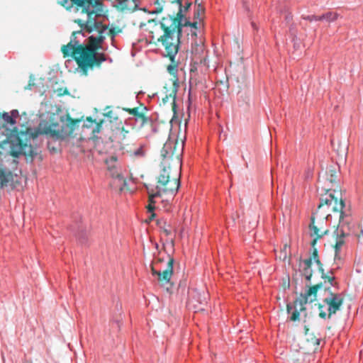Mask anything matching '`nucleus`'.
<instances>
[{
  "mask_svg": "<svg viewBox=\"0 0 363 363\" xmlns=\"http://www.w3.org/2000/svg\"><path fill=\"white\" fill-rule=\"evenodd\" d=\"M162 168L157 177V184L155 189L150 188L146 183L143 184L149 196V203L147 206V211L149 213L147 220L148 222L155 216V203L160 201L168 211L170 203L179 187V172L177 170L173 172L166 162L162 163Z\"/></svg>",
  "mask_w": 363,
  "mask_h": 363,
  "instance_id": "nucleus-4",
  "label": "nucleus"
},
{
  "mask_svg": "<svg viewBox=\"0 0 363 363\" xmlns=\"http://www.w3.org/2000/svg\"><path fill=\"white\" fill-rule=\"evenodd\" d=\"M182 22H177L176 18H163L158 24L154 20H148L146 23H140L139 33L138 34V52L143 47L155 43V35L163 29L164 34L157 38L161 42V52L165 57H169L171 64L167 66V71L172 75L177 73L178 61L175 57L178 52L179 45L180 26Z\"/></svg>",
  "mask_w": 363,
  "mask_h": 363,
  "instance_id": "nucleus-1",
  "label": "nucleus"
},
{
  "mask_svg": "<svg viewBox=\"0 0 363 363\" xmlns=\"http://www.w3.org/2000/svg\"><path fill=\"white\" fill-rule=\"evenodd\" d=\"M82 34V31H74L71 36L70 41L67 44L64 45L61 48V51L63 54L64 57L71 56L78 64L77 56L80 54H74L75 50L79 46H84V44H81L79 40H77V35Z\"/></svg>",
  "mask_w": 363,
  "mask_h": 363,
  "instance_id": "nucleus-10",
  "label": "nucleus"
},
{
  "mask_svg": "<svg viewBox=\"0 0 363 363\" xmlns=\"http://www.w3.org/2000/svg\"><path fill=\"white\" fill-rule=\"evenodd\" d=\"M28 363H31V362H28Z\"/></svg>",
  "mask_w": 363,
  "mask_h": 363,
  "instance_id": "nucleus-34",
  "label": "nucleus"
},
{
  "mask_svg": "<svg viewBox=\"0 0 363 363\" xmlns=\"http://www.w3.org/2000/svg\"><path fill=\"white\" fill-rule=\"evenodd\" d=\"M164 1L163 0H156L155 3L157 4L158 5H160L162 3H163Z\"/></svg>",
  "mask_w": 363,
  "mask_h": 363,
  "instance_id": "nucleus-32",
  "label": "nucleus"
},
{
  "mask_svg": "<svg viewBox=\"0 0 363 363\" xmlns=\"http://www.w3.org/2000/svg\"><path fill=\"white\" fill-rule=\"evenodd\" d=\"M328 286L323 284H316L308 289H306L303 293H301L298 297L301 301L306 305L308 303H312L317 299L318 295L323 291L326 293Z\"/></svg>",
  "mask_w": 363,
  "mask_h": 363,
  "instance_id": "nucleus-9",
  "label": "nucleus"
},
{
  "mask_svg": "<svg viewBox=\"0 0 363 363\" xmlns=\"http://www.w3.org/2000/svg\"><path fill=\"white\" fill-rule=\"evenodd\" d=\"M138 130L140 135L149 138L157 131V123L147 114V107L138 101Z\"/></svg>",
  "mask_w": 363,
  "mask_h": 363,
  "instance_id": "nucleus-7",
  "label": "nucleus"
},
{
  "mask_svg": "<svg viewBox=\"0 0 363 363\" xmlns=\"http://www.w3.org/2000/svg\"><path fill=\"white\" fill-rule=\"evenodd\" d=\"M337 232H338V233H340V237L337 238L336 244H335V260H337V259H340V257L339 256V252L341 250L342 245H344V242H345L344 238L346 236V235L343 236L342 234L341 233V232L338 230H337Z\"/></svg>",
  "mask_w": 363,
  "mask_h": 363,
  "instance_id": "nucleus-21",
  "label": "nucleus"
},
{
  "mask_svg": "<svg viewBox=\"0 0 363 363\" xmlns=\"http://www.w3.org/2000/svg\"><path fill=\"white\" fill-rule=\"evenodd\" d=\"M313 258L314 259L315 262L318 267L319 271L322 273V277L325 279V282H328L330 286H333V288L337 289H338V284L335 281V277L333 275V272L331 270L330 272V275H325L324 274V270L323 268V265L321 262L320 261L318 255V251L316 249L313 250Z\"/></svg>",
  "mask_w": 363,
  "mask_h": 363,
  "instance_id": "nucleus-14",
  "label": "nucleus"
},
{
  "mask_svg": "<svg viewBox=\"0 0 363 363\" xmlns=\"http://www.w3.org/2000/svg\"><path fill=\"white\" fill-rule=\"evenodd\" d=\"M104 119H100L95 123L96 127L93 130L94 133H98L101 131V126H102V124L104 123Z\"/></svg>",
  "mask_w": 363,
  "mask_h": 363,
  "instance_id": "nucleus-24",
  "label": "nucleus"
},
{
  "mask_svg": "<svg viewBox=\"0 0 363 363\" xmlns=\"http://www.w3.org/2000/svg\"><path fill=\"white\" fill-rule=\"evenodd\" d=\"M7 175L3 170H0V185L4 186L8 183Z\"/></svg>",
  "mask_w": 363,
  "mask_h": 363,
  "instance_id": "nucleus-23",
  "label": "nucleus"
},
{
  "mask_svg": "<svg viewBox=\"0 0 363 363\" xmlns=\"http://www.w3.org/2000/svg\"><path fill=\"white\" fill-rule=\"evenodd\" d=\"M86 121H89V122H91V123H94V122L96 123V120H92L91 117H87Z\"/></svg>",
  "mask_w": 363,
  "mask_h": 363,
  "instance_id": "nucleus-30",
  "label": "nucleus"
},
{
  "mask_svg": "<svg viewBox=\"0 0 363 363\" xmlns=\"http://www.w3.org/2000/svg\"><path fill=\"white\" fill-rule=\"evenodd\" d=\"M102 14L99 16H101ZM87 16V19L84 21L81 19H77L75 23L79 24L82 29L86 30L88 33L93 30L94 27L97 30L96 35H91L88 38V43L84 46H79L75 50L74 54H80L77 56L78 67L80 69L82 74L87 75L89 69H93L94 67H100L101 63L106 61V57L104 53H98L97 51L101 48V43L105 39L104 32L106 31L107 28L100 26L98 23L95 21L96 16L91 19Z\"/></svg>",
  "mask_w": 363,
  "mask_h": 363,
  "instance_id": "nucleus-3",
  "label": "nucleus"
},
{
  "mask_svg": "<svg viewBox=\"0 0 363 363\" xmlns=\"http://www.w3.org/2000/svg\"><path fill=\"white\" fill-rule=\"evenodd\" d=\"M83 2L84 0H62L60 4L67 10H70L74 6L77 12L88 15L89 9L86 7Z\"/></svg>",
  "mask_w": 363,
  "mask_h": 363,
  "instance_id": "nucleus-16",
  "label": "nucleus"
},
{
  "mask_svg": "<svg viewBox=\"0 0 363 363\" xmlns=\"http://www.w3.org/2000/svg\"><path fill=\"white\" fill-rule=\"evenodd\" d=\"M174 145L173 142L168 141L164 144V146L161 150V156L165 159L171 157L174 154Z\"/></svg>",
  "mask_w": 363,
  "mask_h": 363,
  "instance_id": "nucleus-20",
  "label": "nucleus"
},
{
  "mask_svg": "<svg viewBox=\"0 0 363 363\" xmlns=\"http://www.w3.org/2000/svg\"><path fill=\"white\" fill-rule=\"evenodd\" d=\"M150 157V145L149 142L140 143L138 147V163L144 164Z\"/></svg>",
  "mask_w": 363,
  "mask_h": 363,
  "instance_id": "nucleus-17",
  "label": "nucleus"
},
{
  "mask_svg": "<svg viewBox=\"0 0 363 363\" xmlns=\"http://www.w3.org/2000/svg\"><path fill=\"white\" fill-rule=\"evenodd\" d=\"M320 338H316L315 340V344L318 346L320 345Z\"/></svg>",
  "mask_w": 363,
  "mask_h": 363,
  "instance_id": "nucleus-31",
  "label": "nucleus"
},
{
  "mask_svg": "<svg viewBox=\"0 0 363 363\" xmlns=\"http://www.w3.org/2000/svg\"><path fill=\"white\" fill-rule=\"evenodd\" d=\"M113 113L112 111H109L105 113H104V116L105 118H108L109 121L111 122L112 119H116L117 118L113 116Z\"/></svg>",
  "mask_w": 363,
  "mask_h": 363,
  "instance_id": "nucleus-27",
  "label": "nucleus"
},
{
  "mask_svg": "<svg viewBox=\"0 0 363 363\" xmlns=\"http://www.w3.org/2000/svg\"><path fill=\"white\" fill-rule=\"evenodd\" d=\"M179 4V11L178 12V16L179 17V19L177 18V22H182V23L180 26L181 28V32L183 31V29H186V30L189 31L188 33V35H191V52L192 53L195 55H201L203 52L204 45L203 43V41L201 39L199 40V41H197V31L199 30L197 27V23L194 22L191 23L189 21H188L182 14L183 11H186L189 7L190 6V3H185V6L184 7V10L182 7V3L180 0H177Z\"/></svg>",
  "mask_w": 363,
  "mask_h": 363,
  "instance_id": "nucleus-5",
  "label": "nucleus"
},
{
  "mask_svg": "<svg viewBox=\"0 0 363 363\" xmlns=\"http://www.w3.org/2000/svg\"><path fill=\"white\" fill-rule=\"evenodd\" d=\"M173 263L174 259L169 257L167 262L166 267L163 270H157L155 268V267H152L153 276L157 277V279L161 285H164L169 283L170 281L173 273Z\"/></svg>",
  "mask_w": 363,
  "mask_h": 363,
  "instance_id": "nucleus-11",
  "label": "nucleus"
},
{
  "mask_svg": "<svg viewBox=\"0 0 363 363\" xmlns=\"http://www.w3.org/2000/svg\"><path fill=\"white\" fill-rule=\"evenodd\" d=\"M140 0H138V6H137V8H138V17H140L141 16H143L144 14V13L146 12V9L145 8H141L139 5V3H140Z\"/></svg>",
  "mask_w": 363,
  "mask_h": 363,
  "instance_id": "nucleus-26",
  "label": "nucleus"
},
{
  "mask_svg": "<svg viewBox=\"0 0 363 363\" xmlns=\"http://www.w3.org/2000/svg\"><path fill=\"white\" fill-rule=\"evenodd\" d=\"M116 7L121 11H134L136 9V0H116Z\"/></svg>",
  "mask_w": 363,
  "mask_h": 363,
  "instance_id": "nucleus-19",
  "label": "nucleus"
},
{
  "mask_svg": "<svg viewBox=\"0 0 363 363\" xmlns=\"http://www.w3.org/2000/svg\"><path fill=\"white\" fill-rule=\"evenodd\" d=\"M327 291L324 294V298L322 303H319V316L321 318H330L340 310L343 303L344 296L341 293L333 291L330 286H328Z\"/></svg>",
  "mask_w": 363,
  "mask_h": 363,
  "instance_id": "nucleus-6",
  "label": "nucleus"
},
{
  "mask_svg": "<svg viewBox=\"0 0 363 363\" xmlns=\"http://www.w3.org/2000/svg\"><path fill=\"white\" fill-rule=\"evenodd\" d=\"M332 212L336 214L339 219L337 230L343 236L354 233L356 223L353 221L350 206H346L342 199L339 200L332 193L327 192L320 199L318 208L311 217L310 233L312 237H315L311 242L313 247L315 246L318 238L328 233L327 222L332 217Z\"/></svg>",
  "mask_w": 363,
  "mask_h": 363,
  "instance_id": "nucleus-2",
  "label": "nucleus"
},
{
  "mask_svg": "<svg viewBox=\"0 0 363 363\" xmlns=\"http://www.w3.org/2000/svg\"><path fill=\"white\" fill-rule=\"evenodd\" d=\"M84 4L89 9L88 16L91 19L100 16L103 12V4L101 0H84Z\"/></svg>",
  "mask_w": 363,
  "mask_h": 363,
  "instance_id": "nucleus-13",
  "label": "nucleus"
},
{
  "mask_svg": "<svg viewBox=\"0 0 363 363\" xmlns=\"http://www.w3.org/2000/svg\"><path fill=\"white\" fill-rule=\"evenodd\" d=\"M67 121L69 122V123L71 125L73 126V125H75L77 123H79V120L74 119V118H71L69 115H67Z\"/></svg>",
  "mask_w": 363,
  "mask_h": 363,
  "instance_id": "nucleus-28",
  "label": "nucleus"
},
{
  "mask_svg": "<svg viewBox=\"0 0 363 363\" xmlns=\"http://www.w3.org/2000/svg\"><path fill=\"white\" fill-rule=\"evenodd\" d=\"M140 94V92H138L137 96H138Z\"/></svg>",
  "mask_w": 363,
  "mask_h": 363,
  "instance_id": "nucleus-33",
  "label": "nucleus"
},
{
  "mask_svg": "<svg viewBox=\"0 0 363 363\" xmlns=\"http://www.w3.org/2000/svg\"><path fill=\"white\" fill-rule=\"evenodd\" d=\"M128 111L130 113H131L133 116H136V107L128 109Z\"/></svg>",
  "mask_w": 363,
  "mask_h": 363,
  "instance_id": "nucleus-29",
  "label": "nucleus"
},
{
  "mask_svg": "<svg viewBox=\"0 0 363 363\" xmlns=\"http://www.w3.org/2000/svg\"><path fill=\"white\" fill-rule=\"evenodd\" d=\"M338 16L339 14L337 13L329 11L320 16L319 19H321V21L325 20L328 22H333L338 18Z\"/></svg>",
  "mask_w": 363,
  "mask_h": 363,
  "instance_id": "nucleus-22",
  "label": "nucleus"
},
{
  "mask_svg": "<svg viewBox=\"0 0 363 363\" xmlns=\"http://www.w3.org/2000/svg\"><path fill=\"white\" fill-rule=\"evenodd\" d=\"M106 164L107 165L108 171L111 176L113 178V181L111 185L116 189H118L120 191L124 189L129 190L127 186V182L125 180L116 168L117 157L116 156H111L109 158L106 159Z\"/></svg>",
  "mask_w": 363,
  "mask_h": 363,
  "instance_id": "nucleus-8",
  "label": "nucleus"
},
{
  "mask_svg": "<svg viewBox=\"0 0 363 363\" xmlns=\"http://www.w3.org/2000/svg\"><path fill=\"white\" fill-rule=\"evenodd\" d=\"M286 308L288 313L290 314L291 320H299L301 316H306L305 304L299 298H297L294 303H288Z\"/></svg>",
  "mask_w": 363,
  "mask_h": 363,
  "instance_id": "nucleus-12",
  "label": "nucleus"
},
{
  "mask_svg": "<svg viewBox=\"0 0 363 363\" xmlns=\"http://www.w3.org/2000/svg\"><path fill=\"white\" fill-rule=\"evenodd\" d=\"M303 18V19L309 21H321V19H319L320 16H315V15H308V16H304Z\"/></svg>",
  "mask_w": 363,
  "mask_h": 363,
  "instance_id": "nucleus-25",
  "label": "nucleus"
},
{
  "mask_svg": "<svg viewBox=\"0 0 363 363\" xmlns=\"http://www.w3.org/2000/svg\"><path fill=\"white\" fill-rule=\"evenodd\" d=\"M311 265V257L301 260L299 264V270L307 281H310L312 277Z\"/></svg>",
  "mask_w": 363,
  "mask_h": 363,
  "instance_id": "nucleus-18",
  "label": "nucleus"
},
{
  "mask_svg": "<svg viewBox=\"0 0 363 363\" xmlns=\"http://www.w3.org/2000/svg\"><path fill=\"white\" fill-rule=\"evenodd\" d=\"M37 134L49 135L56 139H63L64 135L62 132L57 130H53L50 125H48L45 121L40 123L37 129Z\"/></svg>",
  "mask_w": 363,
  "mask_h": 363,
  "instance_id": "nucleus-15",
  "label": "nucleus"
}]
</instances>
